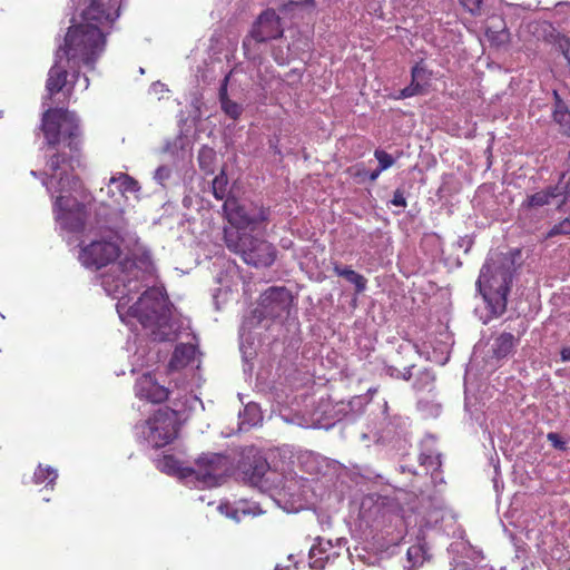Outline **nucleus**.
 Here are the masks:
<instances>
[{
    "label": "nucleus",
    "instance_id": "a211bd4d",
    "mask_svg": "<svg viewBox=\"0 0 570 570\" xmlns=\"http://www.w3.org/2000/svg\"><path fill=\"white\" fill-rule=\"evenodd\" d=\"M196 355V346L193 344L180 343L176 345L168 367L171 371H179L189 365Z\"/></svg>",
    "mask_w": 570,
    "mask_h": 570
},
{
    "label": "nucleus",
    "instance_id": "20e7f679",
    "mask_svg": "<svg viewBox=\"0 0 570 570\" xmlns=\"http://www.w3.org/2000/svg\"><path fill=\"white\" fill-rule=\"evenodd\" d=\"M511 284L512 275L508 269L492 268L488 264L482 266L476 286L493 314L502 315L507 311Z\"/></svg>",
    "mask_w": 570,
    "mask_h": 570
},
{
    "label": "nucleus",
    "instance_id": "0eeeda50",
    "mask_svg": "<svg viewBox=\"0 0 570 570\" xmlns=\"http://www.w3.org/2000/svg\"><path fill=\"white\" fill-rule=\"evenodd\" d=\"M223 210L228 223L235 228L227 229L228 232H242L247 228L255 230L261 224L266 223L269 217L267 207L256 204L242 205L233 196L225 199Z\"/></svg>",
    "mask_w": 570,
    "mask_h": 570
},
{
    "label": "nucleus",
    "instance_id": "f257e3e1",
    "mask_svg": "<svg viewBox=\"0 0 570 570\" xmlns=\"http://www.w3.org/2000/svg\"><path fill=\"white\" fill-rule=\"evenodd\" d=\"M48 153L46 171L31 175L42 177V184L53 202V214L61 227L69 232H80L85 228L87 207L70 195L80 186V179L73 175V163H78L81 131L76 114L63 108L47 109L41 119Z\"/></svg>",
    "mask_w": 570,
    "mask_h": 570
},
{
    "label": "nucleus",
    "instance_id": "cd10ccee",
    "mask_svg": "<svg viewBox=\"0 0 570 570\" xmlns=\"http://www.w3.org/2000/svg\"><path fill=\"white\" fill-rule=\"evenodd\" d=\"M553 43L557 47V49L562 53L563 58L566 59L567 66L570 65V39L561 33H557L553 36Z\"/></svg>",
    "mask_w": 570,
    "mask_h": 570
},
{
    "label": "nucleus",
    "instance_id": "1a4fd4ad",
    "mask_svg": "<svg viewBox=\"0 0 570 570\" xmlns=\"http://www.w3.org/2000/svg\"><path fill=\"white\" fill-rule=\"evenodd\" d=\"M293 304V295L285 286H271L264 291L258 301L259 316L275 320L288 314Z\"/></svg>",
    "mask_w": 570,
    "mask_h": 570
},
{
    "label": "nucleus",
    "instance_id": "a878e982",
    "mask_svg": "<svg viewBox=\"0 0 570 570\" xmlns=\"http://www.w3.org/2000/svg\"><path fill=\"white\" fill-rule=\"evenodd\" d=\"M411 78H413V82H419L425 88L431 80V71L422 62H417L411 70Z\"/></svg>",
    "mask_w": 570,
    "mask_h": 570
},
{
    "label": "nucleus",
    "instance_id": "39448f33",
    "mask_svg": "<svg viewBox=\"0 0 570 570\" xmlns=\"http://www.w3.org/2000/svg\"><path fill=\"white\" fill-rule=\"evenodd\" d=\"M129 313L144 327H160L166 325L171 316L170 302L161 288L149 287L129 307Z\"/></svg>",
    "mask_w": 570,
    "mask_h": 570
},
{
    "label": "nucleus",
    "instance_id": "473e14b6",
    "mask_svg": "<svg viewBox=\"0 0 570 570\" xmlns=\"http://www.w3.org/2000/svg\"><path fill=\"white\" fill-rule=\"evenodd\" d=\"M324 553V551L317 547V546H313L309 550V558L313 560L311 562V567L314 568V569H322L324 568V560L327 559L328 557H322L321 554Z\"/></svg>",
    "mask_w": 570,
    "mask_h": 570
},
{
    "label": "nucleus",
    "instance_id": "4c0bfd02",
    "mask_svg": "<svg viewBox=\"0 0 570 570\" xmlns=\"http://www.w3.org/2000/svg\"><path fill=\"white\" fill-rule=\"evenodd\" d=\"M204 157H208L212 159L214 157V151L210 148H203L198 155V160L200 167H204Z\"/></svg>",
    "mask_w": 570,
    "mask_h": 570
},
{
    "label": "nucleus",
    "instance_id": "c756f323",
    "mask_svg": "<svg viewBox=\"0 0 570 570\" xmlns=\"http://www.w3.org/2000/svg\"><path fill=\"white\" fill-rule=\"evenodd\" d=\"M346 173L358 184L368 180V170L365 168L363 163L348 167Z\"/></svg>",
    "mask_w": 570,
    "mask_h": 570
},
{
    "label": "nucleus",
    "instance_id": "79ce46f5",
    "mask_svg": "<svg viewBox=\"0 0 570 570\" xmlns=\"http://www.w3.org/2000/svg\"><path fill=\"white\" fill-rule=\"evenodd\" d=\"M3 115H4V111L0 110V118L3 117Z\"/></svg>",
    "mask_w": 570,
    "mask_h": 570
},
{
    "label": "nucleus",
    "instance_id": "c85d7f7f",
    "mask_svg": "<svg viewBox=\"0 0 570 570\" xmlns=\"http://www.w3.org/2000/svg\"><path fill=\"white\" fill-rule=\"evenodd\" d=\"M556 236H570V218L554 224L546 234V239L553 238Z\"/></svg>",
    "mask_w": 570,
    "mask_h": 570
},
{
    "label": "nucleus",
    "instance_id": "4be33fe9",
    "mask_svg": "<svg viewBox=\"0 0 570 570\" xmlns=\"http://www.w3.org/2000/svg\"><path fill=\"white\" fill-rule=\"evenodd\" d=\"M554 97L553 120L560 126L562 134L570 136V110L556 91Z\"/></svg>",
    "mask_w": 570,
    "mask_h": 570
},
{
    "label": "nucleus",
    "instance_id": "a19ab883",
    "mask_svg": "<svg viewBox=\"0 0 570 570\" xmlns=\"http://www.w3.org/2000/svg\"><path fill=\"white\" fill-rule=\"evenodd\" d=\"M165 460L168 462V461H173V456H166Z\"/></svg>",
    "mask_w": 570,
    "mask_h": 570
},
{
    "label": "nucleus",
    "instance_id": "6e6552de",
    "mask_svg": "<svg viewBox=\"0 0 570 570\" xmlns=\"http://www.w3.org/2000/svg\"><path fill=\"white\" fill-rule=\"evenodd\" d=\"M149 428L148 440L155 448H163L171 443L178 435V412L168 406L159 409L146 421Z\"/></svg>",
    "mask_w": 570,
    "mask_h": 570
},
{
    "label": "nucleus",
    "instance_id": "ddd939ff",
    "mask_svg": "<svg viewBox=\"0 0 570 570\" xmlns=\"http://www.w3.org/2000/svg\"><path fill=\"white\" fill-rule=\"evenodd\" d=\"M564 178L566 174L562 173L557 185L548 186L542 190L528 195L521 203V208L527 210L539 208L551 204V200L554 198H561L558 205V209H560L567 204L570 189V179L563 184Z\"/></svg>",
    "mask_w": 570,
    "mask_h": 570
},
{
    "label": "nucleus",
    "instance_id": "5701e85b",
    "mask_svg": "<svg viewBox=\"0 0 570 570\" xmlns=\"http://www.w3.org/2000/svg\"><path fill=\"white\" fill-rule=\"evenodd\" d=\"M406 559L412 563L413 569L422 567L425 561L430 560L429 548L425 542L411 546L406 551Z\"/></svg>",
    "mask_w": 570,
    "mask_h": 570
},
{
    "label": "nucleus",
    "instance_id": "2f4dec72",
    "mask_svg": "<svg viewBox=\"0 0 570 570\" xmlns=\"http://www.w3.org/2000/svg\"><path fill=\"white\" fill-rule=\"evenodd\" d=\"M424 89L425 88L421 86L419 82H413V78H411V83L400 91L399 98L405 99L416 95H421L423 94Z\"/></svg>",
    "mask_w": 570,
    "mask_h": 570
},
{
    "label": "nucleus",
    "instance_id": "6ab92c4d",
    "mask_svg": "<svg viewBox=\"0 0 570 570\" xmlns=\"http://www.w3.org/2000/svg\"><path fill=\"white\" fill-rule=\"evenodd\" d=\"M518 343L519 338H517L512 333H501L494 338L492 345L493 357L497 360L508 357L509 355L513 354Z\"/></svg>",
    "mask_w": 570,
    "mask_h": 570
},
{
    "label": "nucleus",
    "instance_id": "72a5a7b5",
    "mask_svg": "<svg viewBox=\"0 0 570 570\" xmlns=\"http://www.w3.org/2000/svg\"><path fill=\"white\" fill-rule=\"evenodd\" d=\"M463 8L472 14H479L482 9V0H459Z\"/></svg>",
    "mask_w": 570,
    "mask_h": 570
},
{
    "label": "nucleus",
    "instance_id": "9b49d317",
    "mask_svg": "<svg viewBox=\"0 0 570 570\" xmlns=\"http://www.w3.org/2000/svg\"><path fill=\"white\" fill-rule=\"evenodd\" d=\"M119 17V7L112 0H91L82 12L83 24L109 31Z\"/></svg>",
    "mask_w": 570,
    "mask_h": 570
},
{
    "label": "nucleus",
    "instance_id": "423d86ee",
    "mask_svg": "<svg viewBox=\"0 0 570 570\" xmlns=\"http://www.w3.org/2000/svg\"><path fill=\"white\" fill-rule=\"evenodd\" d=\"M230 470V462L227 455L222 453H203L199 455L193 468L184 469L185 476H194L206 488H214L222 484Z\"/></svg>",
    "mask_w": 570,
    "mask_h": 570
},
{
    "label": "nucleus",
    "instance_id": "f704fd0d",
    "mask_svg": "<svg viewBox=\"0 0 570 570\" xmlns=\"http://www.w3.org/2000/svg\"><path fill=\"white\" fill-rule=\"evenodd\" d=\"M391 204L396 207H403L405 208L407 206L405 191L402 188H397L393 193V198L391 199Z\"/></svg>",
    "mask_w": 570,
    "mask_h": 570
},
{
    "label": "nucleus",
    "instance_id": "c9c22d12",
    "mask_svg": "<svg viewBox=\"0 0 570 570\" xmlns=\"http://www.w3.org/2000/svg\"><path fill=\"white\" fill-rule=\"evenodd\" d=\"M414 367V365H407V366H404L403 371H399L394 367H389V371H390V374L391 376H395L397 379H403L405 381H409L411 377H412V372L411 370Z\"/></svg>",
    "mask_w": 570,
    "mask_h": 570
},
{
    "label": "nucleus",
    "instance_id": "393cba45",
    "mask_svg": "<svg viewBox=\"0 0 570 570\" xmlns=\"http://www.w3.org/2000/svg\"><path fill=\"white\" fill-rule=\"evenodd\" d=\"M228 178L224 170H222L212 183L213 195L216 199L223 200L227 197Z\"/></svg>",
    "mask_w": 570,
    "mask_h": 570
},
{
    "label": "nucleus",
    "instance_id": "aec40b11",
    "mask_svg": "<svg viewBox=\"0 0 570 570\" xmlns=\"http://www.w3.org/2000/svg\"><path fill=\"white\" fill-rule=\"evenodd\" d=\"M333 271L337 276L344 277L355 286L356 293H363L366 289V278L350 267H343L340 263H333Z\"/></svg>",
    "mask_w": 570,
    "mask_h": 570
},
{
    "label": "nucleus",
    "instance_id": "f03ea898",
    "mask_svg": "<svg viewBox=\"0 0 570 570\" xmlns=\"http://www.w3.org/2000/svg\"><path fill=\"white\" fill-rule=\"evenodd\" d=\"M109 31H102L97 27L78 23L68 28L63 46L58 51V57H65L72 77L77 80L80 68L94 69L97 60L105 51L106 38Z\"/></svg>",
    "mask_w": 570,
    "mask_h": 570
},
{
    "label": "nucleus",
    "instance_id": "4468645a",
    "mask_svg": "<svg viewBox=\"0 0 570 570\" xmlns=\"http://www.w3.org/2000/svg\"><path fill=\"white\" fill-rule=\"evenodd\" d=\"M135 395L153 404L164 403L169 399L170 391L160 385L151 373H145L136 380Z\"/></svg>",
    "mask_w": 570,
    "mask_h": 570
},
{
    "label": "nucleus",
    "instance_id": "412c9836",
    "mask_svg": "<svg viewBox=\"0 0 570 570\" xmlns=\"http://www.w3.org/2000/svg\"><path fill=\"white\" fill-rule=\"evenodd\" d=\"M227 83H228V77H225L220 88H219V102L222 110L232 119L237 120L242 112L243 107L230 100L227 94Z\"/></svg>",
    "mask_w": 570,
    "mask_h": 570
},
{
    "label": "nucleus",
    "instance_id": "bb28decb",
    "mask_svg": "<svg viewBox=\"0 0 570 570\" xmlns=\"http://www.w3.org/2000/svg\"><path fill=\"white\" fill-rule=\"evenodd\" d=\"M117 184L120 191H132L136 189L137 181L127 174H119L117 177L114 176L109 179V185Z\"/></svg>",
    "mask_w": 570,
    "mask_h": 570
},
{
    "label": "nucleus",
    "instance_id": "7ed1b4c3",
    "mask_svg": "<svg viewBox=\"0 0 570 570\" xmlns=\"http://www.w3.org/2000/svg\"><path fill=\"white\" fill-rule=\"evenodd\" d=\"M227 248L239 255L243 262L254 267H271L277 257L275 246L264 238L245 232H228L224 229Z\"/></svg>",
    "mask_w": 570,
    "mask_h": 570
},
{
    "label": "nucleus",
    "instance_id": "37998d69",
    "mask_svg": "<svg viewBox=\"0 0 570 570\" xmlns=\"http://www.w3.org/2000/svg\"><path fill=\"white\" fill-rule=\"evenodd\" d=\"M406 570H415V569H413V568H409V569H406Z\"/></svg>",
    "mask_w": 570,
    "mask_h": 570
},
{
    "label": "nucleus",
    "instance_id": "f8f14e48",
    "mask_svg": "<svg viewBox=\"0 0 570 570\" xmlns=\"http://www.w3.org/2000/svg\"><path fill=\"white\" fill-rule=\"evenodd\" d=\"M119 254L120 249L117 244L95 240L81 248L79 261L86 267L100 269L118 258Z\"/></svg>",
    "mask_w": 570,
    "mask_h": 570
},
{
    "label": "nucleus",
    "instance_id": "f3484780",
    "mask_svg": "<svg viewBox=\"0 0 570 570\" xmlns=\"http://www.w3.org/2000/svg\"><path fill=\"white\" fill-rule=\"evenodd\" d=\"M63 62H66L65 57L59 58L57 51L55 63L49 69L48 78L46 81V89L50 96L60 92L67 85L68 65Z\"/></svg>",
    "mask_w": 570,
    "mask_h": 570
},
{
    "label": "nucleus",
    "instance_id": "58836bf2",
    "mask_svg": "<svg viewBox=\"0 0 570 570\" xmlns=\"http://www.w3.org/2000/svg\"><path fill=\"white\" fill-rule=\"evenodd\" d=\"M383 170H380V167L377 166L376 169L372 170V171H368V181L371 183H374L379 177L380 175L382 174Z\"/></svg>",
    "mask_w": 570,
    "mask_h": 570
},
{
    "label": "nucleus",
    "instance_id": "dca6fc26",
    "mask_svg": "<svg viewBox=\"0 0 570 570\" xmlns=\"http://www.w3.org/2000/svg\"><path fill=\"white\" fill-rule=\"evenodd\" d=\"M246 475L249 482L261 489H269L274 482V478L277 475L275 471L271 470L268 462L265 459H257Z\"/></svg>",
    "mask_w": 570,
    "mask_h": 570
},
{
    "label": "nucleus",
    "instance_id": "9d476101",
    "mask_svg": "<svg viewBox=\"0 0 570 570\" xmlns=\"http://www.w3.org/2000/svg\"><path fill=\"white\" fill-rule=\"evenodd\" d=\"M111 268L118 274L114 293L124 294V289H127L128 292L138 291L140 286L136 285V283H142L146 277V272L142 271L131 258H125L119 263L114 264ZM109 278L110 276L105 275L102 278V285L106 291L110 293L112 289L109 287Z\"/></svg>",
    "mask_w": 570,
    "mask_h": 570
},
{
    "label": "nucleus",
    "instance_id": "2eb2a0df",
    "mask_svg": "<svg viewBox=\"0 0 570 570\" xmlns=\"http://www.w3.org/2000/svg\"><path fill=\"white\" fill-rule=\"evenodd\" d=\"M282 35L281 19L274 10L264 11L252 29V37L257 42H266Z\"/></svg>",
    "mask_w": 570,
    "mask_h": 570
},
{
    "label": "nucleus",
    "instance_id": "ea45409f",
    "mask_svg": "<svg viewBox=\"0 0 570 570\" xmlns=\"http://www.w3.org/2000/svg\"><path fill=\"white\" fill-rule=\"evenodd\" d=\"M562 362H570V347H563L560 352Z\"/></svg>",
    "mask_w": 570,
    "mask_h": 570
},
{
    "label": "nucleus",
    "instance_id": "e433bc0d",
    "mask_svg": "<svg viewBox=\"0 0 570 570\" xmlns=\"http://www.w3.org/2000/svg\"><path fill=\"white\" fill-rule=\"evenodd\" d=\"M548 441L554 449L566 450V442L560 438V435L556 432H550L547 435Z\"/></svg>",
    "mask_w": 570,
    "mask_h": 570
},
{
    "label": "nucleus",
    "instance_id": "7c9ffc66",
    "mask_svg": "<svg viewBox=\"0 0 570 570\" xmlns=\"http://www.w3.org/2000/svg\"><path fill=\"white\" fill-rule=\"evenodd\" d=\"M374 157L379 163L380 170H386L390 167H392L395 163L393 156L383 149H376L374 151Z\"/></svg>",
    "mask_w": 570,
    "mask_h": 570
},
{
    "label": "nucleus",
    "instance_id": "b1692460",
    "mask_svg": "<svg viewBox=\"0 0 570 570\" xmlns=\"http://www.w3.org/2000/svg\"><path fill=\"white\" fill-rule=\"evenodd\" d=\"M58 478L56 469L49 465L39 464L33 473L32 480L35 484L53 485Z\"/></svg>",
    "mask_w": 570,
    "mask_h": 570
}]
</instances>
